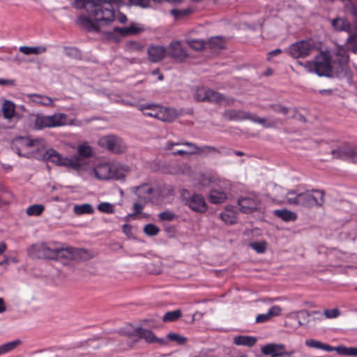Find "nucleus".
Wrapping results in <instances>:
<instances>
[{
	"label": "nucleus",
	"instance_id": "6ab92c4d",
	"mask_svg": "<svg viewBox=\"0 0 357 357\" xmlns=\"http://www.w3.org/2000/svg\"><path fill=\"white\" fill-rule=\"evenodd\" d=\"M234 101L235 100L233 98L226 97L223 94L209 89L206 102L211 103H222L225 105H231L234 104Z\"/></svg>",
	"mask_w": 357,
	"mask_h": 357
},
{
	"label": "nucleus",
	"instance_id": "1a4fd4ad",
	"mask_svg": "<svg viewBox=\"0 0 357 357\" xmlns=\"http://www.w3.org/2000/svg\"><path fill=\"white\" fill-rule=\"evenodd\" d=\"M98 145L114 153H121L126 150V146L121 138L116 135H106L100 137Z\"/></svg>",
	"mask_w": 357,
	"mask_h": 357
},
{
	"label": "nucleus",
	"instance_id": "cd10ccee",
	"mask_svg": "<svg viewBox=\"0 0 357 357\" xmlns=\"http://www.w3.org/2000/svg\"><path fill=\"white\" fill-rule=\"evenodd\" d=\"M97 178L102 180L109 179L112 176L110 174V166L108 165H99L94 169Z\"/></svg>",
	"mask_w": 357,
	"mask_h": 357
},
{
	"label": "nucleus",
	"instance_id": "c756f323",
	"mask_svg": "<svg viewBox=\"0 0 357 357\" xmlns=\"http://www.w3.org/2000/svg\"><path fill=\"white\" fill-rule=\"evenodd\" d=\"M179 144L180 143L168 142L167 149H172L174 145ZM181 144L186 146L189 148V150H188V151L189 152L190 154L202 153L203 152V149H201V146H198L192 142H185L181 143Z\"/></svg>",
	"mask_w": 357,
	"mask_h": 357
},
{
	"label": "nucleus",
	"instance_id": "4be33fe9",
	"mask_svg": "<svg viewBox=\"0 0 357 357\" xmlns=\"http://www.w3.org/2000/svg\"><path fill=\"white\" fill-rule=\"evenodd\" d=\"M153 191V187L148 183H144L133 188V192L137 196L138 199L146 203L151 201V195Z\"/></svg>",
	"mask_w": 357,
	"mask_h": 357
},
{
	"label": "nucleus",
	"instance_id": "052dcab7",
	"mask_svg": "<svg viewBox=\"0 0 357 357\" xmlns=\"http://www.w3.org/2000/svg\"><path fill=\"white\" fill-rule=\"evenodd\" d=\"M151 0H129L132 5L138 6L142 8H146L149 6Z\"/></svg>",
	"mask_w": 357,
	"mask_h": 357
},
{
	"label": "nucleus",
	"instance_id": "864d4df0",
	"mask_svg": "<svg viewBox=\"0 0 357 357\" xmlns=\"http://www.w3.org/2000/svg\"><path fill=\"white\" fill-rule=\"evenodd\" d=\"M188 45L193 50H201L204 47V43L201 40H188Z\"/></svg>",
	"mask_w": 357,
	"mask_h": 357
},
{
	"label": "nucleus",
	"instance_id": "9b49d317",
	"mask_svg": "<svg viewBox=\"0 0 357 357\" xmlns=\"http://www.w3.org/2000/svg\"><path fill=\"white\" fill-rule=\"evenodd\" d=\"M224 117L229 121L251 120L259 123H265L266 119L259 118L251 113L240 109H228L224 112Z\"/></svg>",
	"mask_w": 357,
	"mask_h": 357
},
{
	"label": "nucleus",
	"instance_id": "7c9ffc66",
	"mask_svg": "<svg viewBox=\"0 0 357 357\" xmlns=\"http://www.w3.org/2000/svg\"><path fill=\"white\" fill-rule=\"evenodd\" d=\"M28 97L30 98L32 101H33L36 103L40 104L42 105H44V106L52 105V103H53L52 99L46 96L39 95V94H36V93H32V94H29Z\"/></svg>",
	"mask_w": 357,
	"mask_h": 357
},
{
	"label": "nucleus",
	"instance_id": "ddd939ff",
	"mask_svg": "<svg viewBox=\"0 0 357 357\" xmlns=\"http://www.w3.org/2000/svg\"><path fill=\"white\" fill-rule=\"evenodd\" d=\"M137 337L130 344V347H132L135 343H137L139 339H144L146 342L149 344L158 343L161 346H167V340H165V338L157 337L151 330L146 329L142 327H137Z\"/></svg>",
	"mask_w": 357,
	"mask_h": 357
},
{
	"label": "nucleus",
	"instance_id": "f704fd0d",
	"mask_svg": "<svg viewBox=\"0 0 357 357\" xmlns=\"http://www.w3.org/2000/svg\"><path fill=\"white\" fill-rule=\"evenodd\" d=\"M171 15L176 20L184 19L192 13V9L188 8L185 9H172L170 10Z\"/></svg>",
	"mask_w": 357,
	"mask_h": 357
},
{
	"label": "nucleus",
	"instance_id": "f03ea898",
	"mask_svg": "<svg viewBox=\"0 0 357 357\" xmlns=\"http://www.w3.org/2000/svg\"><path fill=\"white\" fill-rule=\"evenodd\" d=\"M349 56L347 49L337 46L330 55L321 52L315 57L314 61H308L305 67L310 72H314L318 76L333 77V73L337 75L345 73L348 68Z\"/></svg>",
	"mask_w": 357,
	"mask_h": 357
},
{
	"label": "nucleus",
	"instance_id": "2f4dec72",
	"mask_svg": "<svg viewBox=\"0 0 357 357\" xmlns=\"http://www.w3.org/2000/svg\"><path fill=\"white\" fill-rule=\"evenodd\" d=\"M73 212L77 215L93 214L94 213V208L90 204L87 203L82 205L76 204L73 207Z\"/></svg>",
	"mask_w": 357,
	"mask_h": 357
},
{
	"label": "nucleus",
	"instance_id": "774afa93",
	"mask_svg": "<svg viewBox=\"0 0 357 357\" xmlns=\"http://www.w3.org/2000/svg\"><path fill=\"white\" fill-rule=\"evenodd\" d=\"M117 20L120 23H122V24H125L127 20H128V18L126 17V15L121 13H119V15L117 16L115 15V20Z\"/></svg>",
	"mask_w": 357,
	"mask_h": 357
},
{
	"label": "nucleus",
	"instance_id": "de8ad7c7",
	"mask_svg": "<svg viewBox=\"0 0 357 357\" xmlns=\"http://www.w3.org/2000/svg\"><path fill=\"white\" fill-rule=\"evenodd\" d=\"M98 210L102 213L113 214L115 212L114 205L109 202H102L98 205Z\"/></svg>",
	"mask_w": 357,
	"mask_h": 357
},
{
	"label": "nucleus",
	"instance_id": "a878e982",
	"mask_svg": "<svg viewBox=\"0 0 357 357\" xmlns=\"http://www.w3.org/2000/svg\"><path fill=\"white\" fill-rule=\"evenodd\" d=\"M273 214L284 222H294L298 218L295 212L286 208L274 210Z\"/></svg>",
	"mask_w": 357,
	"mask_h": 357
},
{
	"label": "nucleus",
	"instance_id": "4d7b16f0",
	"mask_svg": "<svg viewBox=\"0 0 357 357\" xmlns=\"http://www.w3.org/2000/svg\"><path fill=\"white\" fill-rule=\"evenodd\" d=\"M271 108L275 112L282 114V116H285L289 111V108L282 107L280 105H273L271 106Z\"/></svg>",
	"mask_w": 357,
	"mask_h": 357
},
{
	"label": "nucleus",
	"instance_id": "a19ab883",
	"mask_svg": "<svg viewBox=\"0 0 357 357\" xmlns=\"http://www.w3.org/2000/svg\"><path fill=\"white\" fill-rule=\"evenodd\" d=\"M208 88L204 86L197 87L194 95V98L197 101L206 102L208 97Z\"/></svg>",
	"mask_w": 357,
	"mask_h": 357
},
{
	"label": "nucleus",
	"instance_id": "20e7f679",
	"mask_svg": "<svg viewBox=\"0 0 357 357\" xmlns=\"http://www.w3.org/2000/svg\"><path fill=\"white\" fill-rule=\"evenodd\" d=\"M180 197L183 205L198 213H204L208 210L205 198L201 194L191 193L187 189L180 190Z\"/></svg>",
	"mask_w": 357,
	"mask_h": 357
},
{
	"label": "nucleus",
	"instance_id": "39448f33",
	"mask_svg": "<svg viewBox=\"0 0 357 357\" xmlns=\"http://www.w3.org/2000/svg\"><path fill=\"white\" fill-rule=\"evenodd\" d=\"M43 158L46 162L54 163L58 166L70 167L73 169H79V162L76 157H62L56 150L47 149L43 154Z\"/></svg>",
	"mask_w": 357,
	"mask_h": 357
},
{
	"label": "nucleus",
	"instance_id": "f257e3e1",
	"mask_svg": "<svg viewBox=\"0 0 357 357\" xmlns=\"http://www.w3.org/2000/svg\"><path fill=\"white\" fill-rule=\"evenodd\" d=\"M76 7L84 8L89 16H79L77 24L88 31L98 32L109 25L115 19V8L105 0H76Z\"/></svg>",
	"mask_w": 357,
	"mask_h": 357
},
{
	"label": "nucleus",
	"instance_id": "473e14b6",
	"mask_svg": "<svg viewBox=\"0 0 357 357\" xmlns=\"http://www.w3.org/2000/svg\"><path fill=\"white\" fill-rule=\"evenodd\" d=\"M165 340H167V345L169 342H175L178 345H184L187 342L188 339L178 333H169L165 338Z\"/></svg>",
	"mask_w": 357,
	"mask_h": 357
},
{
	"label": "nucleus",
	"instance_id": "5701e85b",
	"mask_svg": "<svg viewBox=\"0 0 357 357\" xmlns=\"http://www.w3.org/2000/svg\"><path fill=\"white\" fill-rule=\"evenodd\" d=\"M92 155V148L88 144L87 142H84L78 146L77 154L73 155L72 157H76L77 158L79 164V169H80L82 165V160L91 158Z\"/></svg>",
	"mask_w": 357,
	"mask_h": 357
},
{
	"label": "nucleus",
	"instance_id": "f8f14e48",
	"mask_svg": "<svg viewBox=\"0 0 357 357\" xmlns=\"http://www.w3.org/2000/svg\"><path fill=\"white\" fill-rule=\"evenodd\" d=\"M38 250L43 255L45 258L52 260L66 259V255H68L67 248H51L45 243L41 244L38 247Z\"/></svg>",
	"mask_w": 357,
	"mask_h": 357
},
{
	"label": "nucleus",
	"instance_id": "5fc2aeb1",
	"mask_svg": "<svg viewBox=\"0 0 357 357\" xmlns=\"http://www.w3.org/2000/svg\"><path fill=\"white\" fill-rule=\"evenodd\" d=\"M250 246L257 253H263L266 250V242H253L250 244Z\"/></svg>",
	"mask_w": 357,
	"mask_h": 357
},
{
	"label": "nucleus",
	"instance_id": "8fccbe9b",
	"mask_svg": "<svg viewBox=\"0 0 357 357\" xmlns=\"http://www.w3.org/2000/svg\"><path fill=\"white\" fill-rule=\"evenodd\" d=\"M148 203L137 199L132 206L133 213L137 216L142 213V210Z\"/></svg>",
	"mask_w": 357,
	"mask_h": 357
},
{
	"label": "nucleus",
	"instance_id": "dca6fc26",
	"mask_svg": "<svg viewBox=\"0 0 357 357\" xmlns=\"http://www.w3.org/2000/svg\"><path fill=\"white\" fill-rule=\"evenodd\" d=\"M356 146L344 144L336 149L332 150L331 154L335 158L351 161Z\"/></svg>",
	"mask_w": 357,
	"mask_h": 357
},
{
	"label": "nucleus",
	"instance_id": "37998d69",
	"mask_svg": "<svg viewBox=\"0 0 357 357\" xmlns=\"http://www.w3.org/2000/svg\"><path fill=\"white\" fill-rule=\"evenodd\" d=\"M181 316L182 312L180 310L169 311L164 314L162 321L164 322L175 321L178 320Z\"/></svg>",
	"mask_w": 357,
	"mask_h": 357
},
{
	"label": "nucleus",
	"instance_id": "bf43d9fd",
	"mask_svg": "<svg viewBox=\"0 0 357 357\" xmlns=\"http://www.w3.org/2000/svg\"><path fill=\"white\" fill-rule=\"evenodd\" d=\"M324 313L326 317L328 319L336 318L340 314V310L337 308H335L333 310H325Z\"/></svg>",
	"mask_w": 357,
	"mask_h": 357
},
{
	"label": "nucleus",
	"instance_id": "58836bf2",
	"mask_svg": "<svg viewBox=\"0 0 357 357\" xmlns=\"http://www.w3.org/2000/svg\"><path fill=\"white\" fill-rule=\"evenodd\" d=\"M22 343L21 340L17 339L14 341L7 342L0 346V356L6 353L10 352L14 350L17 347L20 345Z\"/></svg>",
	"mask_w": 357,
	"mask_h": 357
},
{
	"label": "nucleus",
	"instance_id": "b1692460",
	"mask_svg": "<svg viewBox=\"0 0 357 357\" xmlns=\"http://www.w3.org/2000/svg\"><path fill=\"white\" fill-rule=\"evenodd\" d=\"M333 27L338 31H346L350 33L352 29V26L350 22L344 17H336L331 21Z\"/></svg>",
	"mask_w": 357,
	"mask_h": 357
},
{
	"label": "nucleus",
	"instance_id": "4468645a",
	"mask_svg": "<svg viewBox=\"0 0 357 357\" xmlns=\"http://www.w3.org/2000/svg\"><path fill=\"white\" fill-rule=\"evenodd\" d=\"M38 140H33L27 137L17 136L11 141V149L20 156H26L22 153L24 149L33 146Z\"/></svg>",
	"mask_w": 357,
	"mask_h": 357
},
{
	"label": "nucleus",
	"instance_id": "c03bdc74",
	"mask_svg": "<svg viewBox=\"0 0 357 357\" xmlns=\"http://www.w3.org/2000/svg\"><path fill=\"white\" fill-rule=\"evenodd\" d=\"M143 231L149 236H155L159 234L160 228L154 224L149 223L144 227Z\"/></svg>",
	"mask_w": 357,
	"mask_h": 357
},
{
	"label": "nucleus",
	"instance_id": "6e6552de",
	"mask_svg": "<svg viewBox=\"0 0 357 357\" xmlns=\"http://www.w3.org/2000/svg\"><path fill=\"white\" fill-rule=\"evenodd\" d=\"M314 49V45L311 40H302L289 45L286 51L294 59H305Z\"/></svg>",
	"mask_w": 357,
	"mask_h": 357
},
{
	"label": "nucleus",
	"instance_id": "72a5a7b5",
	"mask_svg": "<svg viewBox=\"0 0 357 357\" xmlns=\"http://www.w3.org/2000/svg\"><path fill=\"white\" fill-rule=\"evenodd\" d=\"M20 52L26 54H39L43 53L46 51V48L45 47L39 46V47H28V46H22L19 48Z\"/></svg>",
	"mask_w": 357,
	"mask_h": 357
},
{
	"label": "nucleus",
	"instance_id": "c9c22d12",
	"mask_svg": "<svg viewBox=\"0 0 357 357\" xmlns=\"http://www.w3.org/2000/svg\"><path fill=\"white\" fill-rule=\"evenodd\" d=\"M349 33V35L347 38L346 43L352 52L357 54V30L353 31L351 29V31Z\"/></svg>",
	"mask_w": 357,
	"mask_h": 357
},
{
	"label": "nucleus",
	"instance_id": "a18cd8bd",
	"mask_svg": "<svg viewBox=\"0 0 357 357\" xmlns=\"http://www.w3.org/2000/svg\"><path fill=\"white\" fill-rule=\"evenodd\" d=\"M208 44L211 48L214 49H223L225 41L220 36L212 37L208 40Z\"/></svg>",
	"mask_w": 357,
	"mask_h": 357
},
{
	"label": "nucleus",
	"instance_id": "7ed1b4c3",
	"mask_svg": "<svg viewBox=\"0 0 357 357\" xmlns=\"http://www.w3.org/2000/svg\"><path fill=\"white\" fill-rule=\"evenodd\" d=\"M325 192L321 190H307L298 192L294 190L287 192V202L305 208L321 207L325 202Z\"/></svg>",
	"mask_w": 357,
	"mask_h": 357
},
{
	"label": "nucleus",
	"instance_id": "2eb2a0df",
	"mask_svg": "<svg viewBox=\"0 0 357 357\" xmlns=\"http://www.w3.org/2000/svg\"><path fill=\"white\" fill-rule=\"evenodd\" d=\"M241 211L245 213H251L257 208L258 200L253 195L241 197L238 200Z\"/></svg>",
	"mask_w": 357,
	"mask_h": 357
},
{
	"label": "nucleus",
	"instance_id": "aec40b11",
	"mask_svg": "<svg viewBox=\"0 0 357 357\" xmlns=\"http://www.w3.org/2000/svg\"><path fill=\"white\" fill-rule=\"evenodd\" d=\"M147 53L149 61L153 63H157L165 58L167 51L164 46L151 45L147 50Z\"/></svg>",
	"mask_w": 357,
	"mask_h": 357
},
{
	"label": "nucleus",
	"instance_id": "9d476101",
	"mask_svg": "<svg viewBox=\"0 0 357 357\" xmlns=\"http://www.w3.org/2000/svg\"><path fill=\"white\" fill-rule=\"evenodd\" d=\"M320 314V312L319 311H312L310 312L307 310L291 312L287 316V319L284 321V326L291 328H298L299 326L305 324L301 321V318H302L307 324L310 321L309 317L312 314Z\"/></svg>",
	"mask_w": 357,
	"mask_h": 357
},
{
	"label": "nucleus",
	"instance_id": "c85d7f7f",
	"mask_svg": "<svg viewBox=\"0 0 357 357\" xmlns=\"http://www.w3.org/2000/svg\"><path fill=\"white\" fill-rule=\"evenodd\" d=\"M227 199L225 192L218 190H212L209 195V200L212 204H221Z\"/></svg>",
	"mask_w": 357,
	"mask_h": 357
},
{
	"label": "nucleus",
	"instance_id": "412c9836",
	"mask_svg": "<svg viewBox=\"0 0 357 357\" xmlns=\"http://www.w3.org/2000/svg\"><path fill=\"white\" fill-rule=\"evenodd\" d=\"M294 354L295 351H287L284 344L269 343V357H289Z\"/></svg>",
	"mask_w": 357,
	"mask_h": 357
},
{
	"label": "nucleus",
	"instance_id": "e433bc0d",
	"mask_svg": "<svg viewBox=\"0 0 357 357\" xmlns=\"http://www.w3.org/2000/svg\"><path fill=\"white\" fill-rule=\"evenodd\" d=\"M118 333L123 336H126L128 337H137V328H134V327L128 324L121 328H120L118 331Z\"/></svg>",
	"mask_w": 357,
	"mask_h": 357
},
{
	"label": "nucleus",
	"instance_id": "a211bd4d",
	"mask_svg": "<svg viewBox=\"0 0 357 357\" xmlns=\"http://www.w3.org/2000/svg\"><path fill=\"white\" fill-rule=\"evenodd\" d=\"M68 255H66V259L86 261L92 258L90 252L84 248H67Z\"/></svg>",
	"mask_w": 357,
	"mask_h": 357
},
{
	"label": "nucleus",
	"instance_id": "ea45409f",
	"mask_svg": "<svg viewBox=\"0 0 357 357\" xmlns=\"http://www.w3.org/2000/svg\"><path fill=\"white\" fill-rule=\"evenodd\" d=\"M220 218L227 225H234L236 222V217L234 212L230 211H225L220 214Z\"/></svg>",
	"mask_w": 357,
	"mask_h": 357
},
{
	"label": "nucleus",
	"instance_id": "e2e57ef3",
	"mask_svg": "<svg viewBox=\"0 0 357 357\" xmlns=\"http://www.w3.org/2000/svg\"><path fill=\"white\" fill-rule=\"evenodd\" d=\"M113 31L119 33L123 37L128 36V27L115 26L113 29Z\"/></svg>",
	"mask_w": 357,
	"mask_h": 357
},
{
	"label": "nucleus",
	"instance_id": "69168bd1",
	"mask_svg": "<svg viewBox=\"0 0 357 357\" xmlns=\"http://www.w3.org/2000/svg\"><path fill=\"white\" fill-rule=\"evenodd\" d=\"M122 231L127 236H131L132 227L128 224H125L122 226Z\"/></svg>",
	"mask_w": 357,
	"mask_h": 357
},
{
	"label": "nucleus",
	"instance_id": "0eeeda50",
	"mask_svg": "<svg viewBox=\"0 0 357 357\" xmlns=\"http://www.w3.org/2000/svg\"><path fill=\"white\" fill-rule=\"evenodd\" d=\"M66 115L61 113H56L50 116L37 114L34 121V128L36 130H42L46 128H54L65 124Z\"/></svg>",
	"mask_w": 357,
	"mask_h": 357
},
{
	"label": "nucleus",
	"instance_id": "4c0bfd02",
	"mask_svg": "<svg viewBox=\"0 0 357 357\" xmlns=\"http://www.w3.org/2000/svg\"><path fill=\"white\" fill-rule=\"evenodd\" d=\"M280 298H269V319L272 317H278L281 315L283 308L278 305L272 304L273 301Z\"/></svg>",
	"mask_w": 357,
	"mask_h": 357
},
{
	"label": "nucleus",
	"instance_id": "09e8293b",
	"mask_svg": "<svg viewBox=\"0 0 357 357\" xmlns=\"http://www.w3.org/2000/svg\"><path fill=\"white\" fill-rule=\"evenodd\" d=\"M339 355L357 356V347H346L341 346L338 350Z\"/></svg>",
	"mask_w": 357,
	"mask_h": 357
},
{
	"label": "nucleus",
	"instance_id": "603ef678",
	"mask_svg": "<svg viewBox=\"0 0 357 357\" xmlns=\"http://www.w3.org/2000/svg\"><path fill=\"white\" fill-rule=\"evenodd\" d=\"M160 220L172 221L176 218V215L169 210H166L158 214Z\"/></svg>",
	"mask_w": 357,
	"mask_h": 357
},
{
	"label": "nucleus",
	"instance_id": "423d86ee",
	"mask_svg": "<svg viewBox=\"0 0 357 357\" xmlns=\"http://www.w3.org/2000/svg\"><path fill=\"white\" fill-rule=\"evenodd\" d=\"M139 109L144 116H151L162 121L169 122L174 119L169 109L158 105L143 104L139 106Z\"/></svg>",
	"mask_w": 357,
	"mask_h": 357
},
{
	"label": "nucleus",
	"instance_id": "3c124183",
	"mask_svg": "<svg viewBox=\"0 0 357 357\" xmlns=\"http://www.w3.org/2000/svg\"><path fill=\"white\" fill-rule=\"evenodd\" d=\"M64 51L65 54L69 57L76 59L81 58L80 51L76 47H65Z\"/></svg>",
	"mask_w": 357,
	"mask_h": 357
},
{
	"label": "nucleus",
	"instance_id": "0e129e2a",
	"mask_svg": "<svg viewBox=\"0 0 357 357\" xmlns=\"http://www.w3.org/2000/svg\"><path fill=\"white\" fill-rule=\"evenodd\" d=\"M340 348H341V346L332 347V346H331L329 344H324L323 343L321 349L324 350V351H328V352L335 351L338 354V350Z\"/></svg>",
	"mask_w": 357,
	"mask_h": 357
},
{
	"label": "nucleus",
	"instance_id": "13d9d810",
	"mask_svg": "<svg viewBox=\"0 0 357 357\" xmlns=\"http://www.w3.org/2000/svg\"><path fill=\"white\" fill-rule=\"evenodd\" d=\"M323 343L320 341L309 339L305 341V345L308 347L316 348L321 349Z\"/></svg>",
	"mask_w": 357,
	"mask_h": 357
},
{
	"label": "nucleus",
	"instance_id": "f3484780",
	"mask_svg": "<svg viewBox=\"0 0 357 357\" xmlns=\"http://www.w3.org/2000/svg\"><path fill=\"white\" fill-rule=\"evenodd\" d=\"M169 55L178 62L183 61L188 56L179 41H173L170 43Z\"/></svg>",
	"mask_w": 357,
	"mask_h": 357
},
{
	"label": "nucleus",
	"instance_id": "680f3d73",
	"mask_svg": "<svg viewBox=\"0 0 357 357\" xmlns=\"http://www.w3.org/2000/svg\"><path fill=\"white\" fill-rule=\"evenodd\" d=\"M128 28V36L137 35L143 31L142 28L138 27L135 24H132Z\"/></svg>",
	"mask_w": 357,
	"mask_h": 357
},
{
	"label": "nucleus",
	"instance_id": "6e6d98bb",
	"mask_svg": "<svg viewBox=\"0 0 357 357\" xmlns=\"http://www.w3.org/2000/svg\"><path fill=\"white\" fill-rule=\"evenodd\" d=\"M201 149H203V152L202 153H204L206 152V151H208L209 152L215 153H220V154H225V155H229L231 153V151H221L216 149L214 146H201Z\"/></svg>",
	"mask_w": 357,
	"mask_h": 357
},
{
	"label": "nucleus",
	"instance_id": "79ce46f5",
	"mask_svg": "<svg viewBox=\"0 0 357 357\" xmlns=\"http://www.w3.org/2000/svg\"><path fill=\"white\" fill-rule=\"evenodd\" d=\"M45 210V206L42 204H33L29 206L26 213L29 216H38L40 215Z\"/></svg>",
	"mask_w": 357,
	"mask_h": 357
},
{
	"label": "nucleus",
	"instance_id": "393cba45",
	"mask_svg": "<svg viewBox=\"0 0 357 357\" xmlns=\"http://www.w3.org/2000/svg\"><path fill=\"white\" fill-rule=\"evenodd\" d=\"M257 338L254 336L249 335H237L234 337V344L237 346H245L252 347L255 345Z\"/></svg>",
	"mask_w": 357,
	"mask_h": 357
},
{
	"label": "nucleus",
	"instance_id": "bb28decb",
	"mask_svg": "<svg viewBox=\"0 0 357 357\" xmlns=\"http://www.w3.org/2000/svg\"><path fill=\"white\" fill-rule=\"evenodd\" d=\"M285 196H287V192L284 189L277 185H274L272 193L269 194V198L271 197L273 202L278 204L284 203Z\"/></svg>",
	"mask_w": 357,
	"mask_h": 357
},
{
	"label": "nucleus",
	"instance_id": "49530a36",
	"mask_svg": "<svg viewBox=\"0 0 357 357\" xmlns=\"http://www.w3.org/2000/svg\"><path fill=\"white\" fill-rule=\"evenodd\" d=\"M14 105L9 101L4 103L3 106V114L5 118L10 119L14 114Z\"/></svg>",
	"mask_w": 357,
	"mask_h": 357
},
{
	"label": "nucleus",
	"instance_id": "338daca9",
	"mask_svg": "<svg viewBox=\"0 0 357 357\" xmlns=\"http://www.w3.org/2000/svg\"><path fill=\"white\" fill-rule=\"evenodd\" d=\"M105 1L109 2L111 7L113 8H114V6L119 7L125 3L123 0H105Z\"/></svg>",
	"mask_w": 357,
	"mask_h": 357
}]
</instances>
